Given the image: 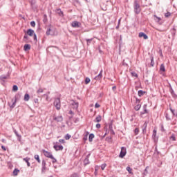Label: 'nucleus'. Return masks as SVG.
Masks as SVG:
<instances>
[{
	"mask_svg": "<svg viewBox=\"0 0 177 177\" xmlns=\"http://www.w3.org/2000/svg\"><path fill=\"white\" fill-rule=\"evenodd\" d=\"M1 149L2 150H3L4 151H6V147L3 145L1 146Z\"/></svg>",
	"mask_w": 177,
	"mask_h": 177,
	"instance_id": "obj_50",
	"label": "nucleus"
},
{
	"mask_svg": "<svg viewBox=\"0 0 177 177\" xmlns=\"http://www.w3.org/2000/svg\"><path fill=\"white\" fill-rule=\"evenodd\" d=\"M171 113L174 114V110L172 109H170Z\"/></svg>",
	"mask_w": 177,
	"mask_h": 177,
	"instance_id": "obj_63",
	"label": "nucleus"
},
{
	"mask_svg": "<svg viewBox=\"0 0 177 177\" xmlns=\"http://www.w3.org/2000/svg\"><path fill=\"white\" fill-rule=\"evenodd\" d=\"M160 130L162 132H165V129H164V124H160Z\"/></svg>",
	"mask_w": 177,
	"mask_h": 177,
	"instance_id": "obj_38",
	"label": "nucleus"
},
{
	"mask_svg": "<svg viewBox=\"0 0 177 177\" xmlns=\"http://www.w3.org/2000/svg\"><path fill=\"white\" fill-rule=\"evenodd\" d=\"M28 100H30V95L25 94V95H24V101L25 102H28Z\"/></svg>",
	"mask_w": 177,
	"mask_h": 177,
	"instance_id": "obj_19",
	"label": "nucleus"
},
{
	"mask_svg": "<svg viewBox=\"0 0 177 177\" xmlns=\"http://www.w3.org/2000/svg\"><path fill=\"white\" fill-rule=\"evenodd\" d=\"M69 114H74V113L73 112V111H69Z\"/></svg>",
	"mask_w": 177,
	"mask_h": 177,
	"instance_id": "obj_58",
	"label": "nucleus"
},
{
	"mask_svg": "<svg viewBox=\"0 0 177 177\" xmlns=\"http://www.w3.org/2000/svg\"><path fill=\"white\" fill-rule=\"evenodd\" d=\"M147 107V105H144L143 109H144V112L142 113V114H147V109H146Z\"/></svg>",
	"mask_w": 177,
	"mask_h": 177,
	"instance_id": "obj_27",
	"label": "nucleus"
},
{
	"mask_svg": "<svg viewBox=\"0 0 177 177\" xmlns=\"http://www.w3.org/2000/svg\"><path fill=\"white\" fill-rule=\"evenodd\" d=\"M140 107H141L140 104H137V105L134 107V109H135V110H136V111H138V110H140Z\"/></svg>",
	"mask_w": 177,
	"mask_h": 177,
	"instance_id": "obj_30",
	"label": "nucleus"
},
{
	"mask_svg": "<svg viewBox=\"0 0 177 177\" xmlns=\"http://www.w3.org/2000/svg\"><path fill=\"white\" fill-rule=\"evenodd\" d=\"M102 121V116L97 115L94 120V122H100Z\"/></svg>",
	"mask_w": 177,
	"mask_h": 177,
	"instance_id": "obj_16",
	"label": "nucleus"
},
{
	"mask_svg": "<svg viewBox=\"0 0 177 177\" xmlns=\"http://www.w3.org/2000/svg\"><path fill=\"white\" fill-rule=\"evenodd\" d=\"M156 136H157V130L154 129V130L153 131V135H152V136H153V138H156Z\"/></svg>",
	"mask_w": 177,
	"mask_h": 177,
	"instance_id": "obj_37",
	"label": "nucleus"
},
{
	"mask_svg": "<svg viewBox=\"0 0 177 177\" xmlns=\"http://www.w3.org/2000/svg\"><path fill=\"white\" fill-rule=\"evenodd\" d=\"M57 13H58V15H59V16H64V15H63V11H62V10H60V9H58V10H57Z\"/></svg>",
	"mask_w": 177,
	"mask_h": 177,
	"instance_id": "obj_34",
	"label": "nucleus"
},
{
	"mask_svg": "<svg viewBox=\"0 0 177 177\" xmlns=\"http://www.w3.org/2000/svg\"><path fill=\"white\" fill-rule=\"evenodd\" d=\"M127 171L129 172V174L133 175V173L132 172V168H131L130 167H127Z\"/></svg>",
	"mask_w": 177,
	"mask_h": 177,
	"instance_id": "obj_24",
	"label": "nucleus"
},
{
	"mask_svg": "<svg viewBox=\"0 0 177 177\" xmlns=\"http://www.w3.org/2000/svg\"><path fill=\"white\" fill-rule=\"evenodd\" d=\"M160 71H162V72L165 71V66H164V64H162L160 65Z\"/></svg>",
	"mask_w": 177,
	"mask_h": 177,
	"instance_id": "obj_25",
	"label": "nucleus"
},
{
	"mask_svg": "<svg viewBox=\"0 0 177 177\" xmlns=\"http://www.w3.org/2000/svg\"><path fill=\"white\" fill-rule=\"evenodd\" d=\"M151 67H154V57H151Z\"/></svg>",
	"mask_w": 177,
	"mask_h": 177,
	"instance_id": "obj_32",
	"label": "nucleus"
},
{
	"mask_svg": "<svg viewBox=\"0 0 177 177\" xmlns=\"http://www.w3.org/2000/svg\"><path fill=\"white\" fill-rule=\"evenodd\" d=\"M34 102H35V103H38V99H37V98L35 99V100H34Z\"/></svg>",
	"mask_w": 177,
	"mask_h": 177,
	"instance_id": "obj_57",
	"label": "nucleus"
},
{
	"mask_svg": "<svg viewBox=\"0 0 177 177\" xmlns=\"http://www.w3.org/2000/svg\"><path fill=\"white\" fill-rule=\"evenodd\" d=\"M71 177H80V176H78V174H72L71 176Z\"/></svg>",
	"mask_w": 177,
	"mask_h": 177,
	"instance_id": "obj_48",
	"label": "nucleus"
},
{
	"mask_svg": "<svg viewBox=\"0 0 177 177\" xmlns=\"http://www.w3.org/2000/svg\"><path fill=\"white\" fill-rule=\"evenodd\" d=\"M30 26H31V27H35V21H32L30 22Z\"/></svg>",
	"mask_w": 177,
	"mask_h": 177,
	"instance_id": "obj_43",
	"label": "nucleus"
},
{
	"mask_svg": "<svg viewBox=\"0 0 177 177\" xmlns=\"http://www.w3.org/2000/svg\"><path fill=\"white\" fill-rule=\"evenodd\" d=\"M27 34L28 35H29L30 37H32V35L34 36V40L37 41V35H35V32H34V30L32 29H28L27 30Z\"/></svg>",
	"mask_w": 177,
	"mask_h": 177,
	"instance_id": "obj_4",
	"label": "nucleus"
},
{
	"mask_svg": "<svg viewBox=\"0 0 177 177\" xmlns=\"http://www.w3.org/2000/svg\"><path fill=\"white\" fill-rule=\"evenodd\" d=\"M24 50H30L31 49V46L30 44H25L24 46Z\"/></svg>",
	"mask_w": 177,
	"mask_h": 177,
	"instance_id": "obj_15",
	"label": "nucleus"
},
{
	"mask_svg": "<svg viewBox=\"0 0 177 177\" xmlns=\"http://www.w3.org/2000/svg\"><path fill=\"white\" fill-rule=\"evenodd\" d=\"M169 16H171V12H167L165 14V17H169Z\"/></svg>",
	"mask_w": 177,
	"mask_h": 177,
	"instance_id": "obj_41",
	"label": "nucleus"
},
{
	"mask_svg": "<svg viewBox=\"0 0 177 177\" xmlns=\"http://www.w3.org/2000/svg\"><path fill=\"white\" fill-rule=\"evenodd\" d=\"M54 120L55 121H57L58 122H62V121H63V117L62 116L55 117L54 118Z\"/></svg>",
	"mask_w": 177,
	"mask_h": 177,
	"instance_id": "obj_14",
	"label": "nucleus"
},
{
	"mask_svg": "<svg viewBox=\"0 0 177 177\" xmlns=\"http://www.w3.org/2000/svg\"><path fill=\"white\" fill-rule=\"evenodd\" d=\"M88 135H89V132H86V135H85V136H87L88 137Z\"/></svg>",
	"mask_w": 177,
	"mask_h": 177,
	"instance_id": "obj_59",
	"label": "nucleus"
},
{
	"mask_svg": "<svg viewBox=\"0 0 177 177\" xmlns=\"http://www.w3.org/2000/svg\"><path fill=\"white\" fill-rule=\"evenodd\" d=\"M12 104L10 106V107L11 109H13L15 108V106H16V102H17V97H15V100H12Z\"/></svg>",
	"mask_w": 177,
	"mask_h": 177,
	"instance_id": "obj_11",
	"label": "nucleus"
},
{
	"mask_svg": "<svg viewBox=\"0 0 177 177\" xmlns=\"http://www.w3.org/2000/svg\"><path fill=\"white\" fill-rule=\"evenodd\" d=\"M158 30V31H160V32H162V30H159V29H157Z\"/></svg>",
	"mask_w": 177,
	"mask_h": 177,
	"instance_id": "obj_61",
	"label": "nucleus"
},
{
	"mask_svg": "<svg viewBox=\"0 0 177 177\" xmlns=\"http://www.w3.org/2000/svg\"><path fill=\"white\" fill-rule=\"evenodd\" d=\"M72 27L75 28H78L80 27V22L75 21L72 22L71 24Z\"/></svg>",
	"mask_w": 177,
	"mask_h": 177,
	"instance_id": "obj_9",
	"label": "nucleus"
},
{
	"mask_svg": "<svg viewBox=\"0 0 177 177\" xmlns=\"http://www.w3.org/2000/svg\"><path fill=\"white\" fill-rule=\"evenodd\" d=\"M170 140H172L173 142H175V140H176V137H175V135H174V134H172V135L170 136Z\"/></svg>",
	"mask_w": 177,
	"mask_h": 177,
	"instance_id": "obj_26",
	"label": "nucleus"
},
{
	"mask_svg": "<svg viewBox=\"0 0 177 177\" xmlns=\"http://www.w3.org/2000/svg\"><path fill=\"white\" fill-rule=\"evenodd\" d=\"M37 93H42V92H44V89H42V88H39L38 90H37Z\"/></svg>",
	"mask_w": 177,
	"mask_h": 177,
	"instance_id": "obj_44",
	"label": "nucleus"
},
{
	"mask_svg": "<svg viewBox=\"0 0 177 177\" xmlns=\"http://www.w3.org/2000/svg\"><path fill=\"white\" fill-rule=\"evenodd\" d=\"M14 133H15L16 136H17L19 140L20 141V139H21V136H20L19 133H17V131L16 130H14Z\"/></svg>",
	"mask_w": 177,
	"mask_h": 177,
	"instance_id": "obj_23",
	"label": "nucleus"
},
{
	"mask_svg": "<svg viewBox=\"0 0 177 177\" xmlns=\"http://www.w3.org/2000/svg\"><path fill=\"white\" fill-rule=\"evenodd\" d=\"M54 149H55V150H56V151H59L63 150L64 147L62 145H55Z\"/></svg>",
	"mask_w": 177,
	"mask_h": 177,
	"instance_id": "obj_7",
	"label": "nucleus"
},
{
	"mask_svg": "<svg viewBox=\"0 0 177 177\" xmlns=\"http://www.w3.org/2000/svg\"><path fill=\"white\" fill-rule=\"evenodd\" d=\"M134 132L136 135H138V133H139V129L138 128L135 129Z\"/></svg>",
	"mask_w": 177,
	"mask_h": 177,
	"instance_id": "obj_47",
	"label": "nucleus"
},
{
	"mask_svg": "<svg viewBox=\"0 0 177 177\" xmlns=\"http://www.w3.org/2000/svg\"><path fill=\"white\" fill-rule=\"evenodd\" d=\"M145 93H146V92H145L142 90L138 91V96H140V97L143 96Z\"/></svg>",
	"mask_w": 177,
	"mask_h": 177,
	"instance_id": "obj_21",
	"label": "nucleus"
},
{
	"mask_svg": "<svg viewBox=\"0 0 177 177\" xmlns=\"http://www.w3.org/2000/svg\"><path fill=\"white\" fill-rule=\"evenodd\" d=\"M54 106L56 107L57 110H60V107H62L60 103V98H56L54 101Z\"/></svg>",
	"mask_w": 177,
	"mask_h": 177,
	"instance_id": "obj_2",
	"label": "nucleus"
},
{
	"mask_svg": "<svg viewBox=\"0 0 177 177\" xmlns=\"http://www.w3.org/2000/svg\"><path fill=\"white\" fill-rule=\"evenodd\" d=\"M112 135H114V131H111Z\"/></svg>",
	"mask_w": 177,
	"mask_h": 177,
	"instance_id": "obj_64",
	"label": "nucleus"
},
{
	"mask_svg": "<svg viewBox=\"0 0 177 177\" xmlns=\"http://www.w3.org/2000/svg\"><path fill=\"white\" fill-rule=\"evenodd\" d=\"M42 172H45V171H46V167H42V169H41Z\"/></svg>",
	"mask_w": 177,
	"mask_h": 177,
	"instance_id": "obj_51",
	"label": "nucleus"
},
{
	"mask_svg": "<svg viewBox=\"0 0 177 177\" xmlns=\"http://www.w3.org/2000/svg\"><path fill=\"white\" fill-rule=\"evenodd\" d=\"M90 82H91V79H89V77H86L85 84L87 85V84H89Z\"/></svg>",
	"mask_w": 177,
	"mask_h": 177,
	"instance_id": "obj_33",
	"label": "nucleus"
},
{
	"mask_svg": "<svg viewBox=\"0 0 177 177\" xmlns=\"http://www.w3.org/2000/svg\"><path fill=\"white\" fill-rule=\"evenodd\" d=\"M155 17H156V19H158V21H161V18L158 17L157 16H155Z\"/></svg>",
	"mask_w": 177,
	"mask_h": 177,
	"instance_id": "obj_54",
	"label": "nucleus"
},
{
	"mask_svg": "<svg viewBox=\"0 0 177 177\" xmlns=\"http://www.w3.org/2000/svg\"><path fill=\"white\" fill-rule=\"evenodd\" d=\"M133 8L136 15H139V13H140V12L142 11V9L140 8V4H139V1H138L137 0L134 1Z\"/></svg>",
	"mask_w": 177,
	"mask_h": 177,
	"instance_id": "obj_1",
	"label": "nucleus"
},
{
	"mask_svg": "<svg viewBox=\"0 0 177 177\" xmlns=\"http://www.w3.org/2000/svg\"><path fill=\"white\" fill-rule=\"evenodd\" d=\"M85 165H88L89 164V159L88 158H86L84 161Z\"/></svg>",
	"mask_w": 177,
	"mask_h": 177,
	"instance_id": "obj_31",
	"label": "nucleus"
},
{
	"mask_svg": "<svg viewBox=\"0 0 177 177\" xmlns=\"http://www.w3.org/2000/svg\"><path fill=\"white\" fill-rule=\"evenodd\" d=\"M93 138H95V135L93 133H91L88 136L89 142H92V140H93Z\"/></svg>",
	"mask_w": 177,
	"mask_h": 177,
	"instance_id": "obj_17",
	"label": "nucleus"
},
{
	"mask_svg": "<svg viewBox=\"0 0 177 177\" xmlns=\"http://www.w3.org/2000/svg\"><path fill=\"white\" fill-rule=\"evenodd\" d=\"M9 79V74L5 75H1V84L3 85V83L2 82H5V80H8Z\"/></svg>",
	"mask_w": 177,
	"mask_h": 177,
	"instance_id": "obj_10",
	"label": "nucleus"
},
{
	"mask_svg": "<svg viewBox=\"0 0 177 177\" xmlns=\"http://www.w3.org/2000/svg\"><path fill=\"white\" fill-rule=\"evenodd\" d=\"M70 138H71V136L69 134H66L65 136L66 140H68L70 139Z\"/></svg>",
	"mask_w": 177,
	"mask_h": 177,
	"instance_id": "obj_40",
	"label": "nucleus"
},
{
	"mask_svg": "<svg viewBox=\"0 0 177 177\" xmlns=\"http://www.w3.org/2000/svg\"><path fill=\"white\" fill-rule=\"evenodd\" d=\"M166 120L167 121H170L171 120V117H169V115H168V113H166Z\"/></svg>",
	"mask_w": 177,
	"mask_h": 177,
	"instance_id": "obj_39",
	"label": "nucleus"
},
{
	"mask_svg": "<svg viewBox=\"0 0 177 177\" xmlns=\"http://www.w3.org/2000/svg\"><path fill=\"white\" fill-rule=\"evenodd\" d=\"M86 41L87 45H89V44H91V42H92V41H93V38L86 39Z\"/></svg>",
	"mask_w": 177,
	"mask_h": 177,
	"instance_id": "obj_29",
	"label": "nucleus"
},
{
	"mask_svg": "<svg viewBox=\"0 0 177 177\" xmlns=\"http://www.w3.org/2000/svg\"><path fill=\"white\" fill-rule=\"evenodd\" d=\"M83 140H88V137H87V136H84V138H83Z\"/></svg>",
	"mask_w": 177,
	"mask_h": 177,
	"instance_id": "obj_53",
	"label": "nucleus"
},
{
	"mask_svg": "<svg viewBox=\"0 0 177 177\" xmlns=\"http://www.w3.org/2000/svg\"><path fill=\"white\" fill-rule=\"evenodd\" d=\"M145 174H147V167L145 169Z\"/></svg>",
	"mask_w": 177,
	"mask_h": 177,
	"instance_id": "obj_60",
	"label": "nucleus"
},
{
	"mask_svg": "<svg viewBox=\"0 0 177 177\" xmlns=\"http://www.w3.org/2000/svg\"><path fill=\"white\" fill-rule=\"evenodd\" d=\"M46 35H53V33H52V29L48 28L46 31Z\"/></svg>",
	"mask_w": 177,
	"mask_h": 177,
	"instance_id": "obj_22",
	"label": "nucleus"
},
{
	"mask_svg": "<svg viewBox=\"0 0 177 177\" xmlns=\"http://www.w3.org/2000/svg\"><path fill=\"white\" fill-rule=\"evenodd\" d=\"M12 91L14 92H17V91H19V87H17V85H14L12 87Z\"/></svg>",
	"mask_w": 177,
	"mask_h": 177,
	"instance_id": "obj_28",
	"label": "nucleus"
},
{
	"mask_svg": "<svg viewBox=\"0 0 177 177\" xmlns=\"http://www.w3.org/2000/svg\"><path fill=\"white\" fill-rule=\"evenodd\" d=\"M34 158H35V160H37V162H39V164L41 163V159H39V155H35Z\"/></svg>",
	"mask_w": 177,
	"mask_h": 177,
	"instance_id": "obj_20",
	"label": "nucleus"
},
{
	"mask_svg": "<svg viewBox=\"0 0 177 177\" xmlns=\"http://www.w3.org/2000/svg\"><path fill=\"white\" fill-rule=\"evenodd\" d=\"M103 77V70L100 71V73L95 77L94 80L95 81H100V80H102V77Z\"/></svg>",
	"mask_w": 177,
	"mask_h": 177,
	"instance_id": "obj_6",
	"label": "nucleus"
},
{
	"mask_svg": "<svg viewBox=\"0 0 177 177\" xmlns=\"http://www.w3.org/2000/svg\"><path fill=\"white\" fill-rule=\"evenodd\" d=\"M138 37L140 38L143 37L144 39H149V37L147 36V35L145 34V32H140Z\"/></svg>",
	"mask_w": 177,
	"mask_h": 177,
	"instance_id": "obj_8",
	"label": "nucleus"
},
{
	"mask_svg": "<svg viewBox=\"0 0 177 177\" xmlns=\"http://www.w3.org/2000/svg\"><path fill=\"white\" fill-rule=\"evenodd\" d=\"M131 75H132V77H138V73H136L135 72H131Z\"/></svg>",
	"mask_w": 177,
	"mask_h": 177,
	"instance_id": "obj_46",
	"label": "nucleus"
},
{
	"mask_svg": "<svg viewBox=\"0 0 177 177\" xmlns=\"http://www.w3.org/2000/svg\"><path fill=\"white\" fill-rule=\"evenodd\" d=\"M24 38L25 39H27V38H28L27 35H25V36L24 37Z\"/></svg>",
	"mask_w": 177,
	"mask_h": 177,
	"instance_id": "obj_62",
	"label": "nucleus"
},
{
	"mask_svg": "<svg viewBox=\"0 0 177 177\" xmlns=\"http://www.w3.org/2000/svg\"><path fill=\"white\" fill-rule=\"evenodd\" d=\"M23 160H24V161H25V162H26L28 167L30 166V158L26 157V158H24Z\"/></svg>",
	"mask_w": 177,
	"mask_h": 177,
	"instance_id": "obj_13",
	"label": "nucleus"
},
{
	"mask_svg": "<svg viewBox=\"0 0 177 177\" xmlns=\"http://www.w3.org/2000/svg\"><path fill=\"white\" fill-rule=\"evenodd\" d=\"M113 91H115L117 89V87L115 86L112 87Z\"/></svg>",
	"mask_w": 177,
	"mask_h": 177,
	"instance_id": "obj_56",
	"label": "nucleus"
},
{
	"mask_svg": "<svg viewBox=\"0 0 177 177\" xmlns=\"http://www.w3.org/2000/svg\"><path fill=\"white\" fill-rule=\"evenodd\" d=\"M144 129H142L143 132H145V131H146V129L147 128V122H145L143 124Z\"/></svg>",
	"mask_w": 177,
	"mask_h": 177,
	"instance_id": "obj_35",
	"label": "nucleus"
},
{
	"mask_svg": "<svg viewBox=\"0 0 177 177\" xmlns=\"http://www.w3.org/2000/svg\"><path fill=\"white\" fill-rule=\"evenodd\" d=\"M95 109H99V107H100V104H99L98 103H96L95 105Z\"/></svg>",
	"mask_w": 177,
	"mask_h": 177,
	"instance_id": "obj_49",
	"label": "nucleus"
},
{
	"mask_svg": "<svg viewBox=\"0 0 177 177\" xmlns=\"http://www.w3.org/2000/svg\"><path fill=\"white\" fill-rule=\"evenodd\" d=\"M43 154H44L45 157H47V158H52L53 155H52L51 152H49L48 151H46L45 149H43Z\"/></svg>",
	"mask_w": 177,
	"mask_h": 177,
	"instance_id": "obj_5",
	"label": "nucleus"
},
{
	"mask_svg": "<svg viewBox=\"0 0 177 177\" xmlns=\"http://www.w3.org/2000/svg\"><path fill=\"white\" fill-rule=\"evenodd\" d=\"M72 106H73V108L75 109V110H77V109H78V102H76L75 101H73L72 103H71Z\"/></svg>",
	"mask_w": 177,
	"mask_h": 177,
	"instance_id": "obj_12",
	"label": "nucleus"
},
{
	"mask_svg": "<svg viewBox=\"0 0 177 177\" xmlns=\"http://www.w3.org/2000/svg\"><path fill=\"white\" fill-rule=\"evenodd\" d=\"M100 127H101L100 124L98 123L96 124V128H97V129H99Z\"/></svg>",
	"mask_w": 177,
	"mask_h": 177,
	"instance_id": "obj_52",
	"label": "nucleus"
},
{
	"mask_svg": "<svg viewBox=\"0 0 177 177\" xmlns=\"http://www.w3.org/2000/svg\"><path fill=\"white\" fill-rule=\"evenodd\" d=\"M52 160L53 164H55V162H57V160L55 158V157L53 156V158H50Z\"/></svg>",
	"mask_w": 177,
	"mask_h": 177,
	"instance_id": "obj_36",
	"label": "nucleus"
},
{
	"mask_svg": "<svg viewBox=\"0 0 177 177\" xmlns=\"http://www.w3.org/2000/svg\"><path fill=\"white\" fill-rule=\"evenodd\" d=\"M106 164H102V165H101V169H102V171H104V168H106Z\"/></svg>",
	"mask_w": 177,
	"mask_h": 177,
	"instance_id": "obj_45",
	"label": "nucleus"
},
{
	"mask_svg": "<svg viewBox=\"0 0 177 177\" xmlns=\"http://www.w3.org/2000/svg\"><path fill=\"white\" fill-rule=\"evenodd\" d=\"M59 142L60 143H64V140L61 139V140H59Z\"/></svg>",
	"mask_w": 177,
	"mask_h": 177,
	"instance_id": "obj_55",
	"label": "nucleus"
},
{
	"mask_svg": "<svg viewBox=\"0 0 177 177\" xmlns=\"http://www.w3.org/2000/svg\"><path fill=\"white\" fill-rule=\"evenodd\" d=\"M125 156H127V148L125 147H122L119 157L120 158H124Z\"/></svg>",
	"mask_w": 177,
	"mask_h": 177,
	"instance_id": "obj_3",
	"label": "nucleus"
},
{
	"mask_svg": "<svg viewBox=\"0 0 177 177\" xmlns=\"http://www.w3.org/2000/svg\"><path fill=\"white\" fill-rule=\"evenodd\" d=\"M19 172H20V170H19L18 169H14V171H13L14 176H17Z\"/></svg>",
	"mask_w": 177,
	"mask_h": 177,
	"instance_id": "obj_18",
	"label": "nucleus"
},
{
	"mask_svg": "<svg viewBox=\"0 0 177 177\" xmlns=\"http://www.w3.org/2000/svg\"><path fill=\"white\" fill-rule=\"evenodd\" d=\"M41 165L44 167V168H45V167H46V162L45 160H42Z\"/></svg>",
	"mask_w": 177,
	"mask_h": 177,
	"instance_id": "obj_42",
	"label": "nucleus"
}]
</instances>
